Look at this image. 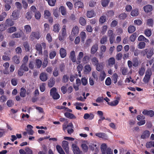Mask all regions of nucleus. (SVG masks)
I'll list each match as a JSON object with an SVG mask.
<instances>
[{
  "label": "nucleus",
  "instance_id": "nucleus-1",
  "mask_svg": "<svg viewBox=\"0 0 154 154\" xmlns=\"http://www.w3.org/2000/svg\"><path fill=\"white\" fill-rule=\"evenodd\" d=\"M73 125L72 123H69L67 125L65 123H64L63 125V130L65 131L67 129V132L69 134H71L73 132Z\"/></svg>",
  "mask_w": 154,
  "mask_h": 154
},
{
  "label": "nucleus",
  "instance_id": "nucleus-2",
  "mask_svg": "<svg viewBox=\"0 0 154 154\" xmlns=\"http://www.w3.org/2000/svg\"><path fill=\"white\" fill-rule=\"evenodd\" d=\"M40 33L38 31L32 32L30 35L29 38L31 41L35 39H38L41 37Z\"/></svg>",
  "mask_w": 154,
  "mask_h": 154
},
{
  "label": "nucleus",
  "instance_id": "nucleus-3",
  "mask_svg": "<svg viewBox=\"0 0 154 154\" xmlns=\"http://www.w3.org/2000/svg\"><path fill=\"white\" fill-rule=\"evenodd\" d=\"M152 75V72L150 69H148L145 73V75L143 79V81L145 83H148Z\"/></svg>",
  "mask_w": 154,
  "mask_h": 154
},
{
  "label": "nucleus",
  "instance_id": "nucleus-4",
  "mask_svg": "<svg viewBox=\"0 0 154 154\" xmlns=\"http://www.w3.org/2000/svg\"><path fill=\"white\" fill-rule=\"evenodd\" d=\"M46 44L45 43L43 42L41 44H38L35 46V49L38 52V54H42V48H43L44 49L46 48Z\"/></svg>",
  "mask_w": 154,
  "mask_h": 154
},
{
  "label": "nucleus",
  "instance_id": "nucleus-5",
  "mask_svg": "<svg viewBox=\"0 0 154 154\" xmlns=\"http://www.w3.org/2000/svg\"><path fill=\"white\" fill-rule=\"evenodd\" d=\"M71 148L74 154H82V152L80 151L79 148L76 144H72Z\"/></svg>",
  "mask_w": 154,
  "mask_h": 154
},
{
  "label": "nucleus",
  "instance_id": "nucleus-6",
  "mask_svg": "<svg viewBox=\"0 0 154 154\" xmlns=\"http://www.w3.org/2000/svg\"><path fill=\"white\" fill-rule=\"evenodd\" d=\"M62 146L66 154H69V150L68 142L66 141L63 140L62 141Z\"/></svg>",
  "mask_w": 154,
  "mask_h": 154
},
{
  "label": "nucleus",
  "instance_id": "nucleus-7",
  "mask_svg": "<svg viewBox=\"0 0 154 154\" xmlns=\"http://www.w3.org/2000/svg\"><path fill=\"white\" fill-rule=\"evenodd\" d=\"M142 52L145 53L146 54L147 57L148 59L150 58L153 54V50L151 49H146L143 50Z\"/></svg>",
  "mask_w": 154,
  "mask_h": 154
},
{
  "label": "nucleus",
  "instance_id": "nucleus-8",
  "mask_svg": "<svg viewBox=\"0 0 154 154\" xmlns=\"http://www.w3.org/2000/svg\"><path fill=\"white\" fill-rule=\"evenodd\" d=\"M88 144H89L87 141L84 140L82 142L81 146L84 151L87 152L88 151Z\"/></svg>",
  "mask_w": 154,
  "mask_h": 154
},
{
  "label": "nucleus",
  "instance_id": "nucleus-9",
  "mask_svg": "<svg viewBox=\"0 0 154 154\" xmlns=\"http://www.w3.org/2000/svg\"><path fill=\"white\" fill-rule=\"evenodd\" d=\"M20 12L17 10L14 11L12 14L11 16L12 17L13 19L14 20H17L19 17Z\"/></svg>",
  "mask_w": 154,
  "mask_h": 154
},
{
  "label": "nucleus",
  "instance_id": "nucleus-10",
  "mask_svg": "<svg viewBox=\"0 0 154 154\" xmlns=\"http://www.w3.org/2000/svg\"><path fill=\"white\" fill-rule=\"evenodd\" d=\"M98 48V44L96 43L94 44L91 47L90 52L91 54H94L97 51Z\"/></svg>",
  "mask_w": 154,
  "mask_h": 154
},
{
  "label": "nucleus",
  "instance_id": "nucleus-11",
  "mask_svg": "<svg viewBox=\"0 0 154 154\" xmlns=\"http://www.w3.org/2000/svg\"><path fill=\"white\" fill-rule=\"evenodd\" d=\"M5 26L7 28L13 26L14 24V22L12 20L8 19L5 20Z\"/></svg>",
  "mask_w": 154,
  "mask_h": 154
},
{
  "label": "nucleus",
  "instance_id": "nucleus-12",
  "mask_svg": "<svg viewBox=\"0 0 154 154\" xmlns=\"http://www.w3.org/2000/svg\"><path fill=\"white\" fill-rule=\"evenodd\" d=\"M9 64L8 63L6 62L3 64V66L5 68V69L3 71V73L4 74H9V71L8 69V68L9 67Z\"/></svg>",
  "mask_w": 154,
  "mask_h": 154
},
{
  "label": "nucleus",
  "instance_id": "nucleus-13",
  "mask_svg": "<svg viewBox=\"0 0 154 154\" xmlns=\"http://www.w3.org/2000/svg\"><path fill=\"white\" fill-rule=\"evenodd\" d=\"M20 32H17L12 34L11 36V37L12 38H20L23 33V32L21 30H20Z\"/></svg>",
  "mask_w": 154,
  "mask_h": 154
},
{
  "label": "nucleus",
  "instance_id": "nucleus-14",
  "mask_svg": "<svg viewBox=\"0 0 154 154\" xmlns=\"http://www.w3.org/2000/svg\"><path fill=\"white\" fill-rule=\"evenodd\" d=\"M39 79L42 81H46L48 79L47 74L45 72L41 73L39 75Z\"/></svg>",
  "mask_w": 154,
  "mask_h": 154
},
{
  "label": "nucleus",
  "instance_id": "nucleus-15",
  "mask_svg": "<svg viewBox=\"0 0 154 154\" xmlns=\"http://www.w3.org/2000/svg\"><path fill=\"white\" fill-rule=\"evenodd\" d=\"M95 135L100 138L103 139H106L108 138L107 135L104 133L99 132L95 134Z\"/></svg>",
  "mask_w": 154,
  "mask_h": 154
},
{
  "label": "nucleus",
  "instance_id": "nucleus-16",
  "mask_svg": "<svg viewBox=\"0 0 154 154\" xmlns=\"http://www.w3.org/2000/svg\"><path fill=\"white\" fill-rule=\"evenodd\" d=\"M142 113L144 115L149 116L151 117H152L154 115V112L152 110H144L143 111Z\"/></svg>",
  "mask_w": 154,
  "mask_h": 154
},
{
  "label": "nucleus",
  "instance_id": "nucleus-17",
  "mask_svg": "<svg viewBox=\"0 0 154 154\" xmlns=\"http://www.w3.org/2000/svg\"><path fill=\"white\" fill-rule=\"evenodd\" d=\"M96 14L94 11L93 10L88 11L87 12V17L89 18H91L95 16Z\"/></svg>",
  "mask_w": 154,
  "mask_h": 154
},
{
  "label": "nucleus",
  "instance_id": "nucleus-18",
  "mask_svg": "<svg viewBox=\"0 0 154 154\" xmlns=\"http://www.w3.org/2000/svg\"><path fill=\"white\" fill-rule=\"evenodd\" d=\"M143 8L144 11L146 13L149 12L152 10V6L149 5L144 6Z\"/></svg>",
  "mask_w": 154,
  "mask_h": 154
},
{
  "label": "nucleus",
  "instance_id": "nucleus-19",
  "mask_svg": "<svg viewBox=\"0 0 154 154\" xmlns=\"http://www.w3.org/2000/svg\"><path fill=\"white\" fill-rule=\"evenodd\" d=\"M150 135V133L149 131L146 130L142 133L141 136V138L143 139H145L148 138Z\"/></svg>",
  "mask_w": 154,
  "mask_h": 154
},
{
  "label": "nucleus",
  "instance_id": "nucleus-20",
  "mask_svg": "<svg viewBox=\"0 0 154 154\" xmlns=\"http://www.w3.org/2000/svg\"><path fill=\"white\" fill-rule=\"evenodd\" d=\"M69 58L73 62H75L76 61L75 53L74 51H72L71 52Z\"/></svg>",
  "mask_w": 154,
  "mask_h": 154
},
{
  "label": "nucleus",
  "instance_id": "nucleus-21",
  "mask_svg": "<svg viewBox=\"0 0 154 154\" xmlns=\"http://www.w3.org/2000/svg\"><path fill=\"white\" fill-rule=\"evenodd\" d=\"M75 8H83L84 7V5L82 2L80 1L75 2L74 4Z\"/></svg>",
  "mask_w": 154,
  "mask_h": 154
},
{
  "label": "nucleus",
  "instance_id": "nucleus-22",
  "mask_svg": "<svg viewBox=\"0 0 154 154\" xmlns=\"http://www.w3.org/2000/svg\"><path fill=\"white\" fill-rule=\"evenodd\" d=\"M117 100L113 101L110 103H108V104L111 106H116L119 103V98L118 97H117Z\"/></svg>",
  "mask_w": 154,
  "mask_h": 154
},
{
  "label": "nucleus",
  "instance_id": "nucleus-23",
  "mask_svg": "<svg viewBox=\"0 0 154 154\" xmlns=\"http://www.w3.org/2000/svg\"><path fill=\"white\" fill-rule=\"evenodd\" d=\"M83 53L82 52H80L77 56V60L76 63L77 64H79L81 62V60L83 56Z\"/></svg>",
  "mask_w": 154,
  "mask_h": 154
},
{
  "label": "nucleus",
  "instance_id": "nucleus-24",
  "mask_svg": "<svg viewBox=\"0 0 154 154\" xmlns=\"http://www.w3.org/2000/svg\"><path fill=\"white\" fill-rule=\"evenodd\" d=\"M133 66L134 67H137L140 64V63L138 59L136 57L133 59Z\"/></svg>",
  "mask_w": 154,
  "mask_h": 154
},
{
  "label": "nucleus",
  "instance_id": "nucleus-25",
  "mask_svg": "<svg viewBox=\"0 0 154 154\" xmlns=\"http://www.w3.org/2000/svg\"><path fill=\"white\" fill-rule=\"evenodd\" d=\"M84 69L85 74H88L91 71V68L90 65L87 64L85 66Z\"/></svg>",
  "mask_w": 154,
  "mask_h": 154
},
{
  "label": "nucleus",
  "instance_id": "nucleus-26",
  "mask_svg": "<svg viewBox=\"0 0 154 154\" xmlns=\"http://www.w3.org/2000/svg\"><path fill=\"white\" fill-rule=\"evenodd\" d=\"M60 53L61 57L62 58H64L66 55V51L63 48H61L60 49Z\"/></svg>",
  "mask_w": 154,
  "mask_h": 154
},
{
  "label": "nucleus",
  "instance_id": "nucleus-27",
  "mask_svg": "<svg viewBox=\"0 0 154 154\" xmlns=\"http://www.w3.org/2000/svg\"><path fill=\"white\" fill-rule=\"evenodd\" d=\"M12 61L15 64H19L20 62L19 57L17 55H15L12 58Z\"/></svg>",
  "mask_w": 154,
  "mask_h": 154
},
{
  "label": "nucleus",
  "instance_id": "nucleus-28",
  "mask_svg": "<svg viewBox=\"0 0 154 154\" xmlns=\"http://www.w3.org/2000/svg\"><path fill=\"white\" fill-rule=\"evenodd\" d=\"M64 115L66 117L70 119H75L76 118V117L73 114L68 112L65 113Z\"/></svg>",
  "mask_w": 154,
  "mask_h": 154
},
{
  "label": "nucleus",
  "instance_id": "nucleus-29",
  "mask_svg": "<svg viewBox=\"0 0 154 154\" xmlns=\"http://www.w3.org/2000/svg\"><path fill=\"white\" fill-rule=\"evenodd\" d=\"M100 148L101 149V152H107V149L108 148H107V146L106 144L103 143L100 146Z\"/></svg>",
  "mask_w": 154,
  "mask_h": 154
},
{
  "label": "nucleus",
  "instance_id": "nucleus-30",
  "mask_svg": "<svg viewBox=\"0 0 154 154\" xmlns=\"http://www.w3.org/2000/svg\"><path fill=\"white\" fill-rule=\"evenodd\" d=\"M24 31L26 33L28 34L31 31V28L30 26L26 25L24 26Z\"/></svg>",
  "mask_w": 154,
  "mask_h": 154
},
{
  "label": "nucleus",
  "instance_id": "nucleus-31",
  "mask_svg": "<svg viewBox=\"0 0 154 154\" xmlns=\"http://www.w3.org/2000/svg\"><path fill=\"white\" fill-rule=\"evenodd\" d=\"M115 63V59L113 57L109 58L108 60V64L110 66H112Z\"/></svg>",
  "mask_w": 154,
  "mask_h": 154
},
{
  "label": "nucleus",
  "instance_id": "nucleus-32",
  "mask_svg": "<svg viewBox=\"0 0 154 154\" xmlns=\"http://www.w3.org/2000/svg\"><path fill=\"white\" fill-rule=\"evenodd\" d=\"M79 23L82 26H85L86 23L85 19L82 17H81L79 18Z\"/></svg>",
  "mask_w": 154,
  "mask_h": 154
},
{
  "label": "nucleus",
  "instance_id": "nucleus-33",
  "mask_svg": "<svg viewBox=\"0 0 154 154\" xmlns=\"http://www.w3.org/2000/svg\"><path fill=\"white\" fill-rule=\"evenodd\" d=\"M60 25L58 24H56L53 26V30L56 32H58L60 29Z\"/></svg>",
  "mask_w": 154,
  "mask_h": 154
},
{
  "label": "nucleus",
  "instance_id": "nucleus-34",
  "mask_svg": "<svg viewBox=\"0 0 154 154\" xmlns=\"http://www.w3.org/2000/svg\"><path fill=\"white\" fill-rule=\"evenodd\" d=\"M79 28L77 26H75L73 27L72 31V34L73 35H75L77 34L79 32Z\"/></svg>",
  "mask_w": 154,
  "mask_h": 154
},
{
  "label": "nucleus",
  "instance_id": "nucleus-35",
  "mask_svg": "<svg viewBox=\"0 0 154 154\" xmlns=\"http://www.w3.org/2000/svg\"><path fill=\"white\" fill-rule=\"evenodd\" d=\"M51 16V13L48 10H45L44 11V16L45 19H48Z\"/></svg>",
  "mask_w": 154,
  "mask_h": 154
},
{
  "label": "nucleus",
  "instance_id": "nucleus-36",
  "mask_svg": "<svg viewBox=\"0 0 154 154\" xmlns=\"http://www.w3.org/2000/svg\"><path fill=\"white\" fill-rule=\"evenodd\" d=\"M17 30V28L15 26H12L8 28L7 30V32L8 33H12Z\"/></svg>",
  "mask_w": 154,
  "mask_h": 154
},
{
  "label": "nucleus",
  "instance_id": "nucleus-37",
  "mask_svg": "<svg viewBox=\"0 0 154 154\" xmlns=\"http://www.w3.org/2000/svg\"><path fill=\"white\" fill-rule=\"evenodd\" d=\"M56 148L60 154H65L64 152L60 146L57 145L56 146Z\"/></svg>",
  "mask_w": 154,
  "mask_h": 154
},
{
  "label": "nucleus",
  "instance_id": "nucleus-38",
  "mask_svg": "<svg viewBox=\"0 0 154 154\" xmlns=\"http://www.w3.org/2000/svg\"><path fill=\"white\" fill-rule=\"evenodd\" d=\"M139 14L138 10L137 9L133 10L131 13V15L133 17L137 16Z\"/></svg>",
  "mask_w": 154,
  "mask_h": 154
},
{
  "label": "nucleus",
  "instance_id": "nucleus-39",
  "mask_svg": "<svg viewBox=\"0 0 154 154\" xmlns=\"http://www.w3.org/2000/svg\"><path fill=\"white\" fill-rule=\"evenodd\" d=\"M121 71L123 75H126L128 74V68L126 67H123L121 69Z\"/></svg>",
  "mask_w": 154,
  "mask_h": 154
},
{
  "label": "nucleus",
  "instance_id": "nucleus-40",
  "mask_svg": "<svg viewBox=\"0 0 154 154\" xmlns=\"http://www.w3.org/2000/svg\"><path fill=\"white\" fill-rule=\"evenodd\" d=\"M146 46V43L143 42H140L138 45L137 47L140 49H143Z\"/></svg>",
  "mask_w": 154,
  "mask_h": 154
},
{
  "label": "nucleus",
  "instance_id": "nucleus-41",
  "mask_svg": "<svg viewBox=\"0 0 154 154\" xmlns=\"http://www.w3.org/2000/svg\"><path fill=\"white\" fill-rule=\"evenodd\" d=\"M32 17V13L30 12H27L25 15V17L27 20H30Z\"/></svg>",
  "mask_w": 154,
  "mask_h": 154
},
{
  "label": "nucleus",
  "instance_id": "nucleus-42",
  "mask_svg": "<svg viewBox=\"0 0 154 154\" xmlns=\"http://www.w3.org/2000/svg\"><path fill=\"white\" fill-rule=\"evenodd\" d=\"M42 65V61L39 59L35 60V67L38 69Z\"/></svg>",
  "mask_w": 154,
  "mask_h": 154
},
{
  "label": "nucleus",
  "instance_id": "nucleus-43",
  "mask_svg": "<svg viewBox=\"0 0 154 154\" xmlns=\"http://www.w3.org/2000/svg\"><path fill=\"white\" fill-rule=\"evenodd\" d=\"M89 147L91 149L93 150H94V147L97 148V143L95 142H91L89 145Z\"/></svg>",
  "mask_w": 154,
  "mask_h": 154
},
{
  "label": "nucleus",
  "instance_id": "nucleus-44",
  "mask_svg": "<svg viewBox=\"0 0 154 154\" xmlns=\"http://www.w3.org/2000/svg\"><path fill=\"white\" fill-rule=\"evenodd\" d=\"M26 90L23 88H22L20 89V95L22 97H24L26 96Z\"/></svg>",
  "mask_w": 154,
  "mask_h": 154
},
{
  "label": "nucleus",
  "instance_id": "nucleus-45",
  "mask_svg": "<svg viewBox=\"0 0 154 154\" xmlns=\"http://www.w3.org/2000/svg\"><path fill=\"white\" fill-rule=\"evenodd\" d=\"M34 16L35 18L38 20H39L41 17V14L40 12L38 11H36L34 13Z\"/></svg>",
  "mask_w": 154,
  "mask_h": 154
},
{
  "label": "nucleus",
  "instance_id": "nucleus-46",
  "mask_svg": "<svg viewBox=\"0 0 154 154\" xmlns=\"http://www.w3.org/2000/svg\"><path fill=\"white\" fill-rule=\"evenodd\" d=\"M59 10L62 15L65 16L66 14V9L63 6H60L59 8Z\"/></svg>",
  "mask_w": 154,
  "mask_h": 154
},
{
  "label": "nucleus",
  "instance_id": "nucleus-47",
  "mask_svg": "<svg viewBox=\"0 0 154 154\" xmlns=\"http://www.w3.org/2000/svg\"><path fill=\"white\" fill-rule=\"evenodd\" d=\"M91 61L93 65L95 66L99 63V60L97 58L95 57H94L91 59Z\"/></svg>",
  "mask_w": 154,
  "mask_h": 154
},
{
  "label": "nucleus",
  "instance_id": "nucleus-48",
  "mask_svg": "<svg viewBox=\"0 0 154 154\" xmlns=\"http://www.w3.org/2000/svg\"><path fill=\"white\" fill-rule=\"evenodd\" d=\"M106 16L105 15H103L101 16L99 20L100 23L102 24L105 23L106 20Z\"/></svg>",
  "mask_w": 154,
  "mask_h": 154
},
{
  "label": "nucleus",
  "instance_id": "nucleus-49",
  "mask_svg": "<svg viewBox=\"0 0 154 154\" xmlns=\"http://www.w3.org/2000/svg\"><path fill=\"white\" fill-rule=\"evenodd\" d=\"M145 35L147 37H149L152 35V32L150 29H147L144 31Z\"/></svg>",
  "mask_w": 154,
  "mask_h": 154
},
{
  "label": "nucleus",
  "instance_id": "nucleus-50",
  "mask_svg": "<svg viewBox=\"0 0 154 154\" xmlns=\"http://www.w3.org/2000/svg\"><path fill=\"white\" fill-rule=\"evenodd\" d=\"M94 117V116L93 114H91L89 115L88 113H85L84 115V118L85 119L89 118L90 120H91Z\"/></svg>",
  "mask_w": 154,
  "mask_h": 154
},
{
  "label": "nucleus",
  "instance_id": "nucleus-51",
  "mask_svg": "<svg viewBox=\"0 0 154 154\" xmlns=\"http://www.w3.org/2000/svg\"><path fill=\"white\" fill-rule=\"evenodd\" d=\"M136 30V28L133 26H129L128 28V31L129 33H132L134 32Z\"/></svg>",
  "mask_w": 154,
  "mask_h": 154
},
{
  "label": "nucleus",
  "instance_id": "nucleus-52",
  "mask_svg": "<svg viewBox=\"0 0 154 154\" xmlns=\"http://www.w3.org/2000/svg\"><path fill=\"white\" fill-rule=\"evenodd\" d=\"M55 83V79L54 78H51L48 83V85L49 87H52L54 85Z\"/></svg>",
  "mask_w": 154,
  "mask_h": 154
},
{
  "label": "nucleus",
  "instance_id": "nucleus-53",
  "mask_svg": "<svg viewBox=\"0 0 154 154\" xmlns=\"http://www.w3.org/2000/svg\"><path fill=\"white\" fill-rule=\"evenodd\" d=\"M83 68L82 66L81 65H79L77 67V70L78 72V75L80 77H81L82 76L81 74V71L82 70Z\"/></svg>",
  "mask_w": 154,
  "mask_h": 154
},
{
  "label": "nucleus",
  "instance_id": "nucleus-54",
  "mask_svg": "<svg viewBox=\"0 0 154 154\" xmlns=\"http://www.w3.org/2000/svg\"><path fill=\"white\" fill-rule=\"evenodd\" d=\"M118 75L116 73L113 74L112 77V79L113 83H116L117 81Z\"/></svg>",
  "mask_w": 154,
  "mask_h": 154
},
{
  "label": "nucleus",
  "instance_id": "nucleus-55",
  "mask_svg": "<svg viewBox=\"0 0 154 154\" xmlns=\"http://www.w3.org/2000/svg\"><path fill=\"white\" fill-rule=\"evenodd\" d=\"M53 75L54 77H57L59 75V72L58 68L55 67L53 71Z\"/></svg>",
  "mask_w": 154,
  "mask_h": 154
},
{
  "label": "nucleus",
  "instance_id": "nucleus-56",
  "mask_svg": "<svg viewBox=\"0 0 154 154\" xmlns=\"http://www.w3.org/2000/svg\"><path fill=\"white\" fill-rule=\"evenodd\" d=\"M95 66H96L97 70L99 71H100L102 69L103 66L101 63L99 62Z\"/></svg>",
  "mask_w": 154,
  "mask_h": 154
},
{
  "label": "nucleus",
  "instance_id": "nucleus-57",
  "mask_svg": "<svg viewBox=\"0 0 154 154\" xmlns=\"http://www.w3.org/2000/svg\"><path fill=\"white\" fill-rule=\"evenodd\" d=\"M56 52L55 51H51L49 54V57L51 59H52L56 56Z\"/></svg>",
  "mask_w": 154,
  "mask_h": 154
},
{
  "label": "nucleus",
  "instance_id": "nucleus-58",
  "mask_svg": "<svg viewBox=\"0 0 154 154\" xmlns=\"http://www.w3.org/2000/svg\"><path fill=\"white\" fill-rule=\"evenodd\" d=\"M26 64H22L20 66V69L24 71H25L27 72L29 70L28 67L26 66Z\"/></svg>",
  "mask_w": 154,
  "mask_h": 154
},
{
  "label": "nucleus",
  "instance_id": "nucleus-59",
  "mask_svg": "<svg viewBox=\"0 0 154 154\" xmlns=\"http://www.w3.org/2000/svg\"><path fill=\"white\" fill-rule=\"evenodd\" d=\"M107 41V37L106 36H103L100 40V43L101 44H104Z\"/></svg>",
  "mask_w": 154,
  "mask_h": 154
},
{
  "label": "nucleus",
  "instance_id": "nucleus-60",
  "mask_svg": "<svg viewBox=\"0 0 154 154\" xmlns=\"http://www.w3.org/2000/svg\"><path fill=\"white\" fill-rule=\"evenodd\" d=\"M45 83H42L40 84L39 87L40 91L41 92H43L45 91Z\"/></svg>",
  "mask_w": 154,
  "mask_h": 154
},
{
  "label": "nucleus",
  "instance_id": "nucleus-61",
  "mask_svg": "<svg viewBox=\"0 0 154 154\" xmlns=\"http://www.w3.org/2000/svg\"><path fill=\"white\" fill-rule=\"evenodd\" d=\"M127 17V14L125 13H123L120 14L119 17L120 20H124Z\"/></svg>",
  "mask_w": 154,
  "mask_h": 154
},
{
  "label": "nucleus",
  "instance_id": "nucleus-62",
  "mask_svg": "<svg viewBox=\"0 0 154 154\" xmlns=\"http://www.w3.org/2000/svg\"><path fill=\"white\" fill-rule=\"evenodd\" d=\"M147 24L149 26H152L153 23V20L151 18L148 19L147 20Z\"/></svg>",
  "mask_w": 154,
  "mask_h": 154
},
{
  "label": "nucleus",
  "instance_id": "nucleus-63",
  "mask_svg": "<svg viewBox=\"0 0 154 154\" xmlns=\"http://www.w3.org/2000/svg\"><path fill=\"white\" fill-rule=\"evenodd\" d=\"M53 14L54 16L56 17H58L59 16V12L57 9H53Z\"/></svg>",
  "mask_w": 154,
  "mask_h": 154
},
{
  "label": "nucleus",
  "instance_id": "nucleus-64",
  "mask_svg": "<svg viewBox=\"0 0 154 154\" xmlns=\"http://www.w3.org/2000/svg\"><path fill=\"white\" fill-rule=\"evenodd\" d=\"M137 36V34L135 33L132 34L130 37V39L131 42H134Z\"/></svg>",
  "mask_w": 154,
  "mask_h": 154
}]
</instances>
